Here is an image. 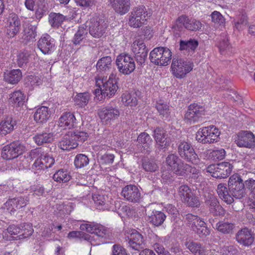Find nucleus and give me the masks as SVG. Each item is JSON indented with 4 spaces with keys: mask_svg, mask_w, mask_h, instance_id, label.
<instances>
[{
    "mask_svg": "<svg viewBox=\"0 0 255 255\" xmlns=\"http://www.w3.org/2000/svg\"><path fill=\"white\" fill-rule=\"evenodd\" d=\"M34 158H37L32 165V169L35 171L44 170L50 168L55 163L52 156L44 152L41 148H36L27 153V156H20V162L17 166L20 169H24L29 167L30 163Z\"/></svg>",
    "mask_w": 255,
    "mask_h": 255,
    "instance_id": "obj_1",
    "label": "nucleus"
},
{
    "mask_svg": "<svg viewBox=\"0 0 255 255\" xmlns=\"http://www.w3.org/2000/svg\"><path fill=\"white\" fill-rule=\"evenodd\" d=\"M95 84L97 88L93 93L100 100L106 97H113L119 89L118 81L114 74H111L109 78L102 76H97L95 78Z\"/></svg>",
    "mask_w": 255,
    "mask_h": 255,
    "instance_id": "obj_2",
    "label": "nucleus"
},
{
    "mask_svg": "<svg viewBox=\"0 0 255 255\" xmlns=\"http://www.w3.org/2000/svg\"><path fill=\"white\" fill-rule=\"evenodd\" d=\"M80 228L91 233V235L85 234L84 236L85 240L88 241L92 246L108 243L105 240L109 238L108 230L103 226L94 222H86L80 225Z\"/></svg>",
    "mask_w": 255,
    "mask_h": 255,
    "instance_id": "obj_3",
    "label": "nucleus"
},
{
    "mask_svg": "<svg viewBox=\"0 0 255 255\" xmlns=\"http://www.w3.org/2000/svg\"><path fill=\"white\" fill-rule=\"evenodd\" d=\"M221 131L216 126L211 125L200 128L196 133V140L202 144H213L220 140Z\"/></svg>",
    "mask_w": 255,
    "mask_h": 255,
    "instance_id": "obj_4",
    "label": "nucleus"
},
{
    "mask_svg": "<svg viewBox=\"0 0 255 255\" xmlns=\"http://www.w3.org/2000/svg\"><path fill=\"white\" fill-rule=\"evenodd\" d=\"M25 147L22 144L18 142H12L3 147L1 152V157L5 160H11L16 158L14 161V165L11 168L21 170L17 166V164L20 162V156H27V153L24 155L22 153L24 152Z\"/></svg>",
    "mask_w": 255,
    "mask_h": 255,
    "instance_id": "obj_5",
    "label": "nucleus"
},
{
    "mask_svg": "<svg viewBox=\"0 0 255 255\" xmlns=\"http://www.w3.org/2000/svg\"><path fill=\"white\" fill-rule=\"evenodd\" d=\"M171 50L164 47H158L154 48L149 54V59L153 64L160 66H165L168 65L172 58Z\"/></svg>",
    "mask_w": 255,
    "mask_h": 255,
    "instance_id": "obj_6",
    "label": "nucleus"
},
{
    "mask_svg": "<svg viewBox=\"0 0 255 255\" xmlns=\"http://www.w3.org/2000/svg\"><path fill=\"white\" fill-rule=\"evenodd\" d=\"M192 62L183 59H173L171 65V71L172 75L178 79H182L192 70Z\"/></svg>",
    "mask_w": 255,
    "mask_h": 255,
    "instance_id": "obj_7",
    "label": "nucleus"
},
{
    "mask_svg": "<svg viewBox=\"0 0 255 255\" xmlns=\"http://www.w3.org/2000/svg\"><path fill=\"white\" fill-rule=\"evenodd\" d=\"M116 64L119 71L124 75H129L135 68L133 58L129 55L122 53L119 55L116 59Z\"/></svg>",
    "mask_w": 255,
    "mask_h": 255,
    "instance_id": "obj_8",
    "label": "nucleus"
},
{
    "mask_svg": "<svg viewBox=\"0 0 255 255\" xmlns=\"http://www.w3.org/2000/svg\"><path fill=\"white\" fill-rule=\"evenodd\" d=\"M178 153L181 158L194 164L199 163L200 159L191 144L186 141H181L178 144Z\"/></svg>",
    "mask_w": 255,
    "mask_h": 255,
    "instance_id": "obj_9",
    "label": "nucleus"
},
{
    "mask_svg": "<svg viewBox=\"0 0 255 255\" xmlns=\"http://www.w3.org/2000/svg\"><path fill=\"white\" fill-rule=\"evenodd\" d=\"M148 17V13L144 6L135 7L130 13L128 24L134 28L140 27L145 24Z\"/></svg>",
    "mask_w": 255,
    "mask_h": 255,
    "instance_id": "obj_10",
    "label": "nucleus"
},
{
    "mask_svg": "<svg viewBox=\"0 0 255 255\" xmlns=\"http://www.w3.org/2000/svg\"><path fill=\"white\" fill-rule=\"evenodd\" d=\"M233 166L228 162H223L217 164H211L207 167V172L216 178H224L229 176Z\"/></svg>",
    "mask_w": 255,
    "mask_h": 255,
    "instance_id": "obj_11",
    "label": "nucleus"
},
{
    "mask_svg": "<svg viewBox=\"0 0 255 255\" xmlns=\"http://www.w3.org/2000/svg\"><path fill=\"white\" fill-rule=\"evenodd\" d=\"M186 219L193 231L200 237L206 236L210 234V230L206 226L205 222L200 218L192 214H188Z\"/></svg>",
    "mask_w": 255,
    "mask_h": 255,
    "instance_id": "obj_12",
    "label": "nucleus"
},
{
    "mask_svg": "<svg viewBox=\"0 0 255 255\" xmlns=\"http://www.w3.org/2000/svg\"><path fill=\"white\" fill-rule=\"evenodd\" d=\"M204 114L203 107L196 104H191L185 114L184 120L190 124H194L201 121Z\"/></svg>",
    "mask_w": 255,
    "mask_h": 255,
    "instance_id": "obj_13",
    "label": "nucleus"
},
{
    "mask_svg": "<svg viewBox=\"0 0 255 255\" xmlns=\"http://www.w3.org/2000/svg\"><path fill=\"white\" fill-rule=\"evenodd\" d=\"M131 50L138 63L142 64L144 62L148 50L142 39H135L131 45Z\"/></svg>",
    "mask_w": 255,
    "mask_h": 255,
    "instance_id": "obj_14",
    "label": "nucleus"
},
{
    "mask_svg": "<svg viewBox=\"0 0 255 255\" xmlns=\"http://www.w3.org/2000/svg\"><path fill=\"white\" fill-rule=\"evenodd\" d=\"M178 157L174 154H171L168 155L166 158V165L167 166V170H162V180L164 182H167L171 179V171L173 172L178 166L179 163Z\"/></svg>",
    "mask_w": 255,
    "mask_h": 255,
    "instance_id": "obj_15",
    "label": "nucleus"
},
{
    "mask_svg": "<svg viewBox=\"0 0 255 255\" xmlns=\"http://www.w3.org/2000/svg\"><path fill=\"white\" fill-rule=\"evenodd\" d=\"M89 33L95 38H99L105 33L107 24L102 19L97 17L92 18L89 22Z\"/></svg>",
    "mask_w": 255,
    "mask_h": 255,
    "instance_id": "obj_16",
    "label": "nucleus"
},
{
    "mask_svg": "<svg viewBox=\"0 0 255 255\" xmlns=\"http://www.w3.org/2000/svg\"><path fill=\"white\" fill-rule=\"evenodd\" d=\"M24 5L28 10L35 11L37 19H40L46 10L45 0H25Z\"/></svg>",
    "mask_w": 255,
    "mask_h": 255,
    "instance_id": "obj_17",
    "label": "nucleus"
},
{
    "mask_svg": "<svg viewBox=\"0 0 255 255\" xmlns=\"http://www.w3.org/2000/svg\"><path fill=\"white\" fill-rule=\"evenodd\" d=\"M178 194L182 201L189 206L198 207L199 205L198 199L194 196L191 190L188 186L181 185L179 188Z\"/></svg>",
    "mask_w": 255,
    "mask_h": 255,
    "instance_id": "obj_18",
    "label": "nucleus"
},
{
    "mask_svg": "<svg viewBox=\"0 0 255 255\" xmlns=\"http://www.w3.org/2000/svg\"><path fill=\"white\" fill-rule=\"evenodd\" d=\"M126 238L128 241V246L135 250L142 248L144 240L142 236L134 229L129 230L126 232Z\"/></svg>",
    "mask_w": 255,
    "mask_h": 255,
    "instance_id": "obj_19",
    "label": "nucleus"
},
{
    "mask_svg": "<svg viewBox=\"0 0 255 255\" xmlns=\"http://www.w3.org/2000/svg\"><path fill=\"white\" fill-rule=\"evenodd\" d=\"M235 141L239 147L251 148L255 145V136L249 131H241L237 134Z\"/></svg>",
    "mask_w": 255,
    "mask_h": 255,
    "instance_id": "obj_20",
    "label": "nucleus"
},
{
    "mask_svg": "<svg viewBox=\"0 0 255 255\" xmlns=\"http://www.w3.org/2000/svg\"><path fill=\"white\" fill-rule=\"evenodd\" d=\"M37 46L44 54H50L56 49L54 39L48 34H44L41 36L38 41Z\"/></svg>",
    "mask_w": 255,
    "mask_h": 255,
    "instance_id": "obj_21",
    "label": "nucleus"
},
{
    "mask_svg": "<svg viewBox=\"0 0 255 255\" xmlns=\"http://www.w3.org/2000/svg\"><path fill=\"white\" fill-rule=\"evenodd\" d=\"M176 23L178 26H183L187 29L191 31L200 30L203 26V24L199 20L193 18L189 19L184 15H182L178 18Z\"/></svg>",
    "mask_w": 255,
    "mask_h": 255,
    "instance_id": "obj_22",
    "label": "nucleus"
},
{
    "mask_svg": "<svg viewBox=\"0 0 255 255\" xmlns=\"http://www.w3.org/2000/svg\"><path fill=\"white\" fill-rule=\"evenodd\" d=\"M20 22L18 16L14 13L10 14L7 19L6 34L8 37H14L19 31Z\"/></svg>",
    "mask_w": 255,
    "mask_h": 255,
    "instance_id": "obj_23",
    "label": "nucleus"
},
{
    "mask_svg": "<svg viewBox=\"0 0 255 255\" xmlns=\"http://www.w3.org/2000/svg\"><path fill=\"white\" fill-rule=\"evenodd\" d=\"M27 197H18L7 200L3 205V208L6 209L10 213L25 207L28 203Z\"/></svg>",
    "mask_w": 255,
    "mask_h": 255,
    "instance_id": "obj_24",
    "label": "nucleus"
},
{
    "mask_svg": "<svg viewBox=\"0 0 255 255\" xmlns=\"http://www.w3.org/2000/svg\"><path fill=\"white\" fill-rule=\"evenodd\" d=\"M77 124V120L74 115L70 112L63 113L59 118L58 125L63 129H71Z\"/></svg>",
    "mask_w": 255,
    "mask_h": 255,
    "instance_id": "obj_25",
    "label": "nucleus"
},
{
    "mask_svg": "<svg viewBox=\"0 0 255 255\" xmlns=\"http://www.w3.org/2000/svg\"><path fill=\"white\" fill-rule=\"evenodd\" d=\"M26 95L20 90H16L9 94V104L13 108H21L26 102Z\"/></svg>",
    "mask_w": 255,
    "mask_h": 255,
    "instance_id": "obj_26",
    "label": "nucleus"
},
{
    "mask_svg": "<svg viewBox=\"0 0 255 255\" xmlns=\"http://www.w3.org/2000/svg\"><path fill=\"white\" fill-rule=\"evenodd\" d=\"M122 195L127 200L135 202H137L140 197L137 187L132 185H128L125 187L122 191Z\"/></svg>",
    "mask_w": 255,
    "mask_h": 255,
    "instance_id": "obj_27",
    "label": "nucleus"
},
{
    "mask_svg": "<svg viewBox=\"0 0 255 255\" xmlns=\"http://www.w3.org/2000/svg\"><path fill=\"white\" fill-rule=\"evenodd\" d=\"M98 115L103 123L108 124L111 120L118 118L120 112L116 109L104 108L99 111Z\"/></svg>",
    "mask_w": 255,
    "mask_h": 255,
    "instance_id": "obj_28",
    "label": "nucleus"
},
{
    "mask_svg": "<svg viewBox=\"0 0 255 255\" xmlns=\"http://www.w3.org/2000/svg\"><path fill=\"white\" fill-rule=\"evenodd\" d=\"M236 240L241 245L249 247L253 243L254 237L248 229L244 228L238 232Z\"/></svg>",
    "mask_w": 255,
    "mask_h": 255,
    "instance_id": "obj_29",
    "label": "nucleus"
},
{
    "mask_svg": "<svg viewBox=\"0 0 255 255\" xmlns=\"http://www.w3.org/2000/svg\"><path fill=\"white\" fill-rule=\"evenodd\" d=\"M109 3L115 11L124 15L127 13L130 8V0H109Z\"/></svg>",
    "mask_w": 255,
    "mask_h": 255,
    "instance_id": "obj_30",
    "label": "nucleus"
},
{
    "mask_svg": "<svg viewBox=\"0 0 255 255\" xmlns=\"http://www.w3.org/2000/svg\"><path fill=\"white\" fill-rule=\"evenodd\" d=\"M206 203L208 206L210 212L214 215H223L225 211L223 208L219 205L217 198L212 194L208 196V199L206 200Z\"/></svg>",
    "mask_w": 255,
    "mask_h": 255,
    "instance_id": "obj_31",
    "label": "nucleus"
},
{
    "mask_svg": "<svg viewBox=\"0 0 255 255\" xmlns=\"http://www.w3.org/2000/svg\"><path fill=\"white\" fill-rule=\"evenodd\" d=\"M50 117L48 107L41 106L37 108L34 113V120L38 124H42L47 122Z\"/></svg>",
    "mask_w": 255,
    "mask_h": 255,
    "instance_id": "obj_32",
    "label": "nucleus"
},
{
    "mask_svg": "<svg viewBox=\"0 0 255 255\" xmlns=\"http://www.w3.org/2000/svg\"><path fill=\"white\" fill-rule=\"evenodd\" d=\"M164 130L156 128L154 130V138L156 141V147L159 149L166 148L169 144V140L165 137Z\"/></svg>",
    "mask_w": 255,
    "mask_h": 255,
    "instance_id": "obj_33",
    "label": "nucleus"
},
{
    "mask_svg": "<svg viewBox=\"0 0 255 255\" xmlns=\"http://www.w3.org/2000/svg\"><path fill=\"white\" fill-rule=\"evenodd\" d=\"M78 142L74 140L70 132L65 134L59 141L58 147L63 150H70L77 147Z\"/></svg>",
    "mask_w": 255,
    "mask_h": 255,
    "instance_id": "obj_34",
    "label": "nucleus"
},
{
    "mask_svg": "<svg viewBox=\"0 0 255 255\" xmlns=\"http://www.w3.org/2000/svg\"><path fill=\"white\" fill-rule=\"evenodd\" d=\"M122 102L126 106L131 108L137 104V94L134 91L126 92L122 95Z\"/></svg>",
    "mask_w": 255,
    "mask_h": 255,
    "instance_id": "obj_35",
    "label": "nucleus"
},
{
    "mask_svg": "<svg viewBox=\"0 0 255 255\" xmlns=\"http://www.w3.org/2000/svg\"><path fill=\"white\" fill-rule=\"evenodd\" d=\"M15 126V122L11 117H6L0 123V134L6 135L11 132Z\"/></svg>",
    "mask_w": 255,
    "mask_h": 255,
    "instance_id": "obj_36",
    "label": "nucleus"
},
{
    "mask_svg": "<svg viewBox=\"0 0 255 255\" xmlns=\"http://www.w3.org/2000/svg\"><path fill=\"white\" fill-rule=\"evenodd\" d=\"M22 78V73L19 69L7 71L4 74V80L10 84L18 83Z\"/></svg>",
    "mask_w": 255,
    "mask_h": 255,
    "instance_id": "obj_37",
    "label": "nucleus"
},
{
    "mask_svg": "<svg viewBox=\"0 0 255 255\" xmlns=\"http://www.w3.org/2000/svg\"><path fill=\"white\" fill-rule=\"evenodd\" d=\"M55 138V135L52 133H41L35 135L33 139L35 143L38 145L52 141Z\"/></svg>",
    "mask_w": 255,
    "mask_h": 255,
    "instance_id": "obj_38",
    "label": "nucleus"
},
{
    "mask_svg": "<svg viewBox=\"0 0 255 255\" xmlns=\"http://www.w3.org/2000/svg\"><path fill=\"white\" fill-rule=\"evenodd\" d=\"M217 191L220 198L225 202L228 204L233 203L234 201L233 197L229 194L228 190L225 184H219Z\"/></svg>",
    "mask_w": 255,
    "mask_h": 255,
    "instance_id": "obj_39",
    "label": "nucleus"
},
{
    "mask_svg": "<svg viewBox=\"0 0 255 255\" xmlns=\"http://www.w3.org/2000/svg\"><path fill=\"white\" fill-rule=\"evenodd\" d=\"M112 66V59L110 56L103 57L98 61L96 64L97 69L100 72L108 71Z\"/></svg>",
    "mask_w": 255,
    "mask_h": 255,
    "instance_id": "obj_40",
    "label": "nucleus"
},
{
    "mask_svg": "<svg viewBox=\"0 0 255 255\" xmlns=\"http://www.w3.org/2000/svg\"><path fill=\"white\" fill-rule=\"evenodd\" d=\"M166 219L165 215L162 212L154 211L148 216V220L155 226L161 225Z\"/></svg>",
    "mask_w": 255,
    "mask_h": 255,
    "instance_id": "obj_41",
    "label": "nucleus"
},
{
    "mask_svg": "<svg viewBox=\"0 0 255 255\" xmlns=\"http://www.w3.org/2000/svg\"><path fill=\"white\" fill-rule=\"evenodd\" d=\"M107 198L108 197L104 195L96 194L93 195V200L97 209L100 210H105L107 209L108 207Z\"/></svg>",
    "mask_w": 255,
    "mask_h": 255,
    "instance_id": "obj_42",
    "label": "nucleus"
},
{
    "mask_svg": "<svg viewBox=\"0 0 255 255\" xmlns=\"http://www.w3.org/2000/svg\"><path fill=\"white\" fill-rule=\"evenodd\" d=\"M90 98V94L85 92L77 94L73 98L75 104L80 107H84L88 103Z\"/></svg>",
    "mask_w": 255,
    "mask_h": 255,
    "instance_id": "obj_43",
    "label": "nucleus"
},
{
    "mask_svg": "<svg viewBox=\"0 0 255 255\" xmlns=\"http://www.w3.org/2000/svg\"><path fill=\"white\" fill-rule=\"evenodd\" d=\"M198 45V41L195 39H190L187 40H181L179 49L180 50H185L188 52L193 51Z\"/></svg>",
    "mask_w": 255,
    "mask_h": 255,
    "instance_id": "obj_44",
    "label": "nucleus"
},
{
    "mask_svg": "<svg viewBox=\"0 0 255 255\" xmlns=\"http://www.w3.org/2000/svg\"><path fill=\"white\" fill-rule=\"evenodd\" d=\"M186 246L191 252L195 255H203L206 252L205 247L197 243L188 242L186 243Z\"/></svg>",
    "mask_w": 255,
    "mask_h": 255,
    "instance_id": "obj_45",
    "label": "nucleus"
},
{
    "mask_svg": "<svg viewBox=\"0 0 255 255\" xmlns=\"http://www.w3.org/2000/svg\"><path fill=\"white\" fill-rule=\"evenodd\" d=\"M25 82L27 86L34 88L42 84V79L39 75H30L26 77Z\"/></svg>",
    "mask_w": 255,
    "mask_h": 255,
    "instance_id": "obj_46",
    "label": "nucleus"
},
{
    "mask_svg": "<svg viewBox=\"0 0 255 255\" xmlns=\"http://www.w3.org/2000/svg\"><path fill=\"white\" fill-rule=\"evenodd\" d=\"M20 233L18 237L19 239L28 238L33 233L32 226L30 223H23L20 225Z\"/></svg>",
    "mask_w": 255,
    "mask_h": 255,
    "instance_id": "obj_47",
    "label": "nucleus"
},
{
    "mask_svg": "<svg viewBox=\"0 0 255 255\" xmlns=\"http://www.w3.org/2000/svg\"><path fill=\"white\" fill-rule=\"evenodd\" d=\"M229 190L232 197L236 199H241L246 195L244 184H239L236 187L229 188Z\"/></svg>",
    "mask_w": 255,
    "mask_h": 255,
    "instance_id": "obj_48",
    "label": "nucleus"
},
{
    "mask_svg": "<svg viewBox=\"0 0 255 255\" xmlns=\"http://www.w3.org/2000/svg\"><path fill=\"white\" fill-rule=\"evenodd\" d=\"M137 141L139 145L142 146L144 149L147 148L149 145L152 143V140L150 135L145 132H141L137 137Z\"/></svg>",
    "mask_w": 255,
    "mask_h": 255,
    "instance_id": "obj_49",
    "label": "nucleus"
},
{
    "mask_svg": "<svg viewBox=\"0 0 255 255\" xmlns=\"http://www.w3.org/2000/svg\"><path fill=\"white\" fill-rule=\"evenodd\" d=\"M65 20V17L57 13H51L49 16V21L53 27L59 26Z\"/></svg>",
    "mask_w": 255,
    "mask_h": 255,
    "instance_id": "obj_50",
    "label": "nucleus"
},
{
    "mask_svg": "<svg viewBox=\"0 0 255 255\" xmlns=\"http://www.w3.org/2000/svg\"><path fill=\"white\" fill-rule=\"evenodd\" d=\"M89 163L88 157L84 154H77L74 159V165L77 168H82Z\"/></svg>",
    "mask_w": 255,
    "mask_h": 255,
    "instance_id": "obj_51",
    "label": "nucleus"
},
{
    "mask_svg": "<svg viewBox=\"0 0 255 255\" xmlns=\"http://www.w3.org/2000/svg\"><path fill=\"white\" fill-rule=\"evenodd\" d=\"M216 229L223 234H230L234 229V225L227 222L221 221L217 223Z\"/></svg>",
    "mask_w": 255,
    "mask_h": 255,
    "instance_id": "obj_52",
    "label": "nucleus"
},
{
    "mask_svg": "<svg viewBox=\"0 0 255 255\" xmlns=\"http://www.w3.org/2000/svg\"><path fill=\"white\" fill-rule=\"evenodd\" d=\"M36 27L30 25L27 27L24 28L23 39L26 41H33L36 35Z\"/></svg>",
    "mask_w": 255,
    "mask_h": 255,
    "instance_id": "obj_53",
    "label": "nucleus"
},
{
    "mask_svg": "<svg viewBox=\"0 0 255 255\" xmlns=\"http://www.w3.org/2000/svg\"><path fill=\"white\" fill-rule=\"evenodd\" d=\"M71 176L67 171L59 170L53 175V179L58 182H66L70 179Z\"/></svg>",
    "mask_w": 255,
    "mask_h": 255,
    "instance_id": "obj_54",
    "label": "nucleus"
},
{
    "mask_svg": "<svg viewBox=\"0 0 255 255\" xmlns=\"http://www.w3.org/2000/svg\"><path fill=\"white\" fill-rule=\"evenodd\" d=\"M189 169H190L189 164L180 161L173 173L179 176H188Z\"/></svg>",
    "mask_w": 255,
    "mask_h": 255,
    "instance_id": "obj_55",
    "label": "nucleus"
},
{
    "mask_svg": "<svg viewBox=\"0 0 255 255\" xmlns=\"http://www.w3.org/2000/svg\"><path fill=\"white\" fill-rule=\"evenodd\" d=\"M87 30L84 26L79 27L78 31L75 34L73 38V43L77 45L80 43V42L84 39L87 35Z\"/></svg>",
    "mask_w": 255,
    "mask_h": 255,
    "instance_id": "obj_56",
    "label": "nucleus"
},
{
    "mask_svg": "<svg viewBox=\"0 0 255 255\" xmlns=\"http://www.w3.org/2000/svg\"><path fill=\"white\" fill-rule=\"evenodd\" d=\"M156 107L160 115H161L163 118H167L169 117L170 114V108L166 103L159 101L157 103Z\"/></svg>",
    "mask_w": 255,
    "mask_h": 255,
    "instance_id": "obj_57",
    "label": "nucleus"
},
{
    "mask_svg": "<svg viewBox=\"0 0 255 255\" xmlns=\"http://www.w3.org/2000/svg\"><path fill=\"white\" fill-rule=\"evenodd\" d=\"M97 154L98 160L100 164H112L114 161L115 156L113 154H104L101 155L99 152Z\"/></svg>",
    "mask_w": 255,
    "mask_h": 255,
    "instance_id": "obj_58",
    "label": "nucleus"
},
{
    "mask_svg": "<svg viewBox=\"0 0 255 255\" xmlns=\"http://www.w3.org/2000/svg\"><path fill=\"white\" fill-rule=\"evenodd\" d=\"M226 155V151L223 148H218L212 150L209 154L210 157L214 160L223 159Z\"/></svg>",
    "mask_w": 255,
    "mask_h": 255,
    "instance_id": "obj_59",
    "label": "nucleus"
},
{
    "mask_svg": "<svg viewBox=\"0 0 255 255\" xmlns=\"http://www.w3.org/2000/svg\"><path fill=\"white\" fill-rule=\"evenodd\" d=\"M28 54L25 51H19L16 55V61L19 67H22L27 62Z\"/></svg>",
    "mask_w": 255,
    "mask_h": 255,
    "instance_id": "obj_60",
    "label": "nucleus"
},
{
    "mask_svg": "<svg viewBox=\"0 0 255 255\" xmlns=\"http://www.w3.org/2000/svg\"><path fill=\"white\" fill-rule=\"evenodd\" d=\"M72 135V137L77 142L78 141H84L86 140L89 134L85 131L76 130L73 132H70Z\"/></svg>",
    "mask_w": 255,
    "mask_h": 255,
    "instance_id": "obj_61",
    "label": "nucleus"
},
{
    "mask_svg": "<svg viewBox=\"0 0 255 255\" xmlns=\"http://www.w3.org/2000/svg\"><path fill=\"white\" fill-rule=\"evenodd\" d=\"M218 252L225 255H236L238 253L237 248L233 246H224Z\"/></svg>",
    "mask_w": 255,
    "mask_h": 255,
    "instance_id": "obj_62",
    "label": "nucleus"
},
{
    "mask_svg": "<svg viewBox=\"0 0 255 255\" xmlns=\"http://www.w3.org/2000/svg\"><path fill=\"white\" fill-rule=\"evenodd\" d=\"M244 184L243 181L241 176L238 174H234L231 176L228 181L229 188L230 187H236L239 184Z\"/></svg>",
    "mask_w": 255,
    "mask_h": 255,
    "instance_id": "obj_63",
    "label": "nucleus"
},
{
    "mask_svg": "<svg viewBox=\"0 0 255 255\" xmlns=\"http://www.w3.org/2000/svg\"><path fill=\"white\" fill-rule=\"evenodd\" d=\"M212 21L216 23L223 24L225 23V20L223 15L218 11H214L211 14Z\"/></svg>",
    "mask_w": 255,
    "mask_h": 255,
    "instance_id": "obj_64",
    "label": "nucleus"
}]
</instances>
